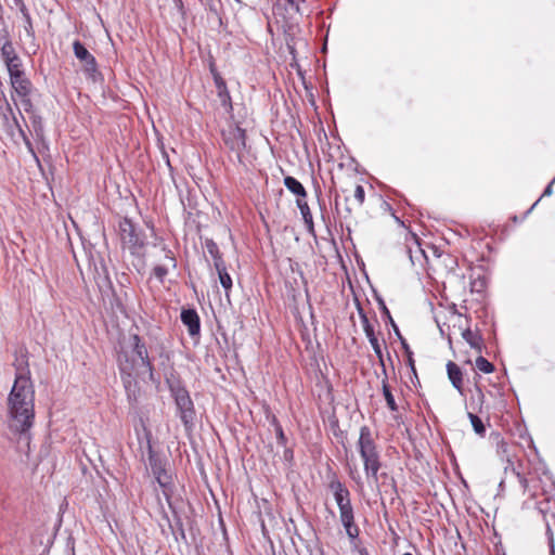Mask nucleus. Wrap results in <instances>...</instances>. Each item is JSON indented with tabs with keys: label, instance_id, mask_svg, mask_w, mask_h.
<instances>
[{
	"label": "nucleus",
	"instance_id": "obj_1",
	"mask_svg": "<svg viewBox=\"0 0 555 555\" xmlns=\"http://www.w3.org/2000/svg\"><path fill=\"white\" fill-rule=\"evenodd\" d=\"M35 418V387L29 370H23L15 375L7 398L8 428L13 435L29 441Z\"/></svg>",
	"mask_w": 555,
	"mask_h": 555
},
{
	"label": "nucleus",
	"instance_id": "obj_2",
	"mask_svg": "<svg viewBox=\"0 0 555 555\" xmlns=\"http://www.w3.org/2000/svg\"><path fill=\"white\" fill-rule=\"evenodd\" d=\"M135 433L140 447L145 446L146 448L149 467L156 482L160 487L162 493L169 508L176 514L171 502L175 486L172 482L171 475L166 469L167 462L166 460L162 459L154 450L152 444V433L143 422H141V430L135 428Z\"/></svg>",
	"mask_w": 555,
	"mask_h": 555
},
{
	"label": "nucleus",
	"instance_id": "obj_3",
	"mask_svg": "<svg viewBox=\"0 0 555 555\" xmlns=\"http://www.w3.org/2000/svg\"><path fill=\"white\" fill-rule=\"evenodd\" d=\"M356 449L362 461L366 479L371 482L378 483V472L383 466L382 450L372 429L367 425L360 427Z\"/></svg>",
	"mask_w": 555,
	"mask_h": 555
},
{
	"label": "nucleus",
	"instance_id": "obj_4",
	"mask_svg": "<svg viewBox=\"0 0 555 555\" xmlns=\"http://www.w3.org/2000/svg\"><path fill=\"white\" fill-rule=\"evenodd\" d=\"M130 349H121L117 354V365L120 367V360L124 354L133 363V371L147 373L151 380H155V367L153 359L149 354L147 347L138 334L130 335Z\"/></svg>",
	"mask_w": 555,
	"mask_h": 555
},
{
	"label": "nucleus",
	"instance_id": "obj_5",
	"mask_svg": "<svg viewBox=\"0 0 555 555\" xmlns=\"http://www.w3.org/2000/svg\"><path fill=\"white\" fill-rule=\"evenodd\" d=\"M167 384L176 404L177 416L180 418L186 430L192 429L194 426L196 411L189 390L179 379H167Z\"/></svg>",
	"mask_w": 555,
	"mask_h": 555
},
{
	"label": "nucleus",
	"instance_id": "obj_6",
	"mask_svg": "<svg viewBox=\"0 0 555 555\" xmlns=\"http://www.w3.org/2000/svg\"><path fill=\"white\" fill-rule=\"evenodd\" d=\"M119 236L124 247H127L132 256H143L142 249L145 246V233L128 217L122 218L118 223Z\"/></svg>",
	"mask_w": 555,
	"mask_h": 555
},
{
	"label": "nucleus",
	"instance_id": "obj_7",
	"mask_svg": "<svg viewBox=\"0 0 555 555\" xmlns=\"http://www.w3.org/2000/svg\"><path fill=\"white\" fill-rule=\"evenodd\" d=\"M118 370L127 399L131 405H135L140 397L138 377L141 375L142 371H133V363L128 360L126 354L121 357L120 367H118Z\"/></svg>",
	"mask_w": 555,
	"mask_h": 555
},
{
	"label": "nucleus",
	"instance_id": "obj_8",
	"mask_svg": "<svg viewBox=\"0 0 555 555\" xmlns=\"http://www.w3.org/2000/svg\"><path fill=\"white\" fill-rule=\"evenodd\" d=\"M310 12L306 0H276L274 7L275 15L282 16L288 26L297 23L299 17L310 14Z\"/></svg>",
	"mask_w": 555,
	"mask_h": 555
},
{
	"label": "nucleus",
	"instance_id": "obj_9",
	"mask_svg": "<svg viewBox=\"0 0 555 555\" xmlns=\"http://www.w3.org/2000/svg\"><path fill=\"white\" fill-rule=\"evenodd\" d=\"M222 140L225 146L236 154L237 162L243 163V152L246 149V131L240 126L230 127L222 131Z\"/></svg>",
	"mask_w": 555,
	"mask_h": 555
},
{
	"label": "nucleus",
	"instance_id": "obj_10",
	"mask_svg": "<svg viewBox=\"0 0 555 555\" xmlns=\"http://www.w3.org/2000/svg\"><path fill=\"white\" fill-rule=\"evenodd\" d=\"M328 488L333 492L339 514L353 509L350 491L340 480L333 479L330 482Z\"/></svg>",
	"mask_w": 555,
	"mask_h": 555
},
{
	"label": "nucleus",
	"instance_id": "obj_11",
	"mask_svg": "<svg viewBox=\"0 0 555 555\" xmlns=\"http://www.w3.org/2000/svg\"><path fill=\"white\" fill-rule=\"evenodd\" d=\"M3 117L5 119V122L8 124V128L10 130L13 127L16 128V130H17L18 134L21 135V138L23 139L26 147L34 155V157L38 160V157L36 156V153L34 151L33 144H31L29 138L27 137L25 130L23 129V127L18 122V119L15 116V114L13 112V108L10 106V104L7 105L5 112L3 113Z\"/></svg>",
	"mask_w": 555,
	"mask_h": 555
},
{
	"label": "nucleus",
	"instance_id": "obj_12",
	"mask_svg": "<svg viewBox=\"0 0 555 555\" xmlns=\"http://www.w3.org/2000/svg\"><path fill=\"white\" fill-rule=\"evenodd\" d=\"M537 508L543 515V519L545 521V527H546L545 534L547 538L550 555H555L554 532L551 527L552 521L555 524V513L550 512V508L544 507V502H542V501L537 503Z\"/></svg>",
	"mask_w": 555,
	"mask_h": 555
},
{
	"label": "nucleus",
	"instance_id": "obj_13",
	"mask_svg": "<svg viewBox=\"0 0 555 555\" xmlns=\"http://www.w3.org/2000/svg\"><path fill=\"white\" fill-rule=\"evenodd\" d=\"M73 50L75 56L78 60L85 62L87 72L94 73L96 70L95 57L87 50V48L79 40L74 41Z\"/></svg>",
	"mask_w": 555,
	"mask_h": 555
},
{
	"label": "nucleus",
	"instance_id": "obj_14",
	"mask_svg": "<svg viewBox=\"0 0 555 555\" xmlns=\"http://www.w3.org/2000/svg\"><path fill=\"white\" fill-rule=\"evenodd\" d=\"M180 318L181 322L188 327L190 336L199 335L201 320L195 309H183Z\"/></svg>",
	"mask_w": 555,
	"mask_h": 555
},
{
	"label": "nucleus",
	"instance_id": "obj_15",
	"mask_svg": "<svg viewBox=\"0 0 555 555\" xmlns=\"http://www.w3.org/2000/svg\"><path fill=\"white\" fill-rule=\"evenodd\" d=\"M339 519L350 541L357 540L360 529L354 520V509L339 514Z\"/></svg>",
	"mask_w": 555,
	"mask_h": 555
},
{
	"label": "nucleus",
	"instance_id": "obj_16",
	"mask_svg": "<svg viewBox=\"0 0 555 555\" xmlns=\"http://www.w3.org/2000/svg\"><path fill=\"white\" fill-rule=\"evenodd\" d=\"M10 85L17 96H27L31 95L34 92V86L30 79L26 76V74L10 79Z\"/></svg>",
	"mask_w": 555,
	"mask_h": 555
},
{
	"label": "nucleus",
	"instance_id": "obj_17",
	"mask_svg": "<svg viewBox=\"0 0 555 555\" xmlns=\"http://www.w3.org/2000/svg\"><path fill=\"white\" fill-rule=\"evenodd\" d=\"M215 87L222 107L231 113L233 111L232 99L224 79H216Z\"/></svg>",
	"mask_w": 555,
	"mask_h": 555
},
{
	"label": "nucleus",
	"instance_id": "obj_18",
	"mask_svg": "<svg viewBox=\"0 0 555 555\" xmlns=\"http://www.w3.org/2000/svg\"><path fill=\"white\" fill-rule=\"evenodd\" d=\"M447 372L448 377L452 384V386L461 393L463 395V374L457 364H455L452 361H449L447 363Z\"/></svg>",
	"mask_w": 555,
	"mask_h": 555
},
{
	"label": "nucleus",
	"instance_id": "obj_19",
	"mask_svg": "<svg viewBox=\"0 0 555 555\" xmlns=\"http://www.w3.org/2000/svg\"><path fill=\"white\" fill-rule=\"evenodd\" d=\"M517 477L524 489V492L528 493L531 498H537L540 494L541 479L534 476L527 478L520 475L519 473H517Z\"/></svg>",
	"mask_w": 555,
	"mask_h": 555
},
{
	"label": "nucleus",
	"instance_id": "obj_20",
	"mask_svg": "<svg viewBox=\"0 0 555 555\" xmlns=\"http://www.w3.org/2000/svg\"><path fill=\"white\" fill-rule=\"evenodd\" d=\"M296 205H297L298 209L300 210V214H301V217L306 224L307 231L310 234H314L313 217H312L310 207H309L306 198H297Z\"/></svg>",
	"mask_w": 555,
	"mask_h": 555
},
{
	"label": "nucleus",
	"instance_id": "obj_21",
	"mask_svg": "<svg viewBox=\"0 0 555 555\" xmlns=\"http://www.w3.org/2000/svg\"><path fill=\"white\" fill-rule=\"evenodd\" d=\"M463 339L478 352L482 351L483 339L478 332H473L470 328H466L462 333Z\"/></svg>",
	"mask_w": 555,
	"mask_h": 555
},
{
	"label": "nucleus",
	"instance_id": "obj_22",
	"mask_svg": "<svg viewBox=\"0 0 555 555\" xmlns=\"http://www.w3.org/2000/svg\"><path fill=\"white\" fill-rule=\"evenodd\" d=\"M284 185L289 192L295 194L297 196V198H306L307 197V191H306L305 186L296 178H294L292 176L285 177Z\"/></svg>",
	"mask_w": 555,
	"mask_h": 555
},
{
	"label": "nucleus",
	"instance_id": "obj_23",
	"mask_svg": "<svg viewBox=\"0 0 555 555\" xmlns=\"http://www.w3.org/2000/svg\"><path fill=\"white\" fill-rule=\"evenodd\" d=\"M205 248L209 256L212 258L215 268L225 263L223 256L219 249V246L212 238L205 240Z\"/></svg>",
	"mask_w": 555,
	"mask_h": 555
},
{
	"label": "nucleus",
	"instance_id": "obj_24",
	"mask_svg": "<svg viewBox=\"0 0 555 555\" xmlns=\"http://www.w3.org/2000/svg\"><path fill=\"white\" fill-rule=\"evenodd\" d=\"M220 281L221 286L223 287L225 295L229 297V292L232 288L233 282L231 275L228 273L227 264L223 263L220 267L215 268Z\"/></svg>",
	"mask_w": 555,
	"mask_h": 555
},
{
	"label": "nucleus",
	"instance_id": "obj_25",
	"mask_svg": "<svg viewBox=\"0 0 555 555\" xmlns=\"http://www.w3.org/2000/svg\"><path fill=\"white\" fill-rule=\"evenodd\" d=\"M4 64L8 69L10 79H13L25 74L23 68V62L20 56L15 57L14 60L5 62Z\"/></svg>",
	"mask_w": 555,
	"mask_h": 555
},
{
	"label": "nucleus",
	"instance_id": "obj_26",
	"mask_svg": "<svg viewBox=\"0 0 555 555\" xmlns=\"http://www.w3.org/2000/svg\"><path fill=\"white\" fill-rule=\"evenodd\" d=\"M382 389H383V395H384V398L386 400V403H387V406L389 408V410L392 412L398 411V405H397L395 397L390 390V387L387 383V378L383 379Z\"/></svg>",
	"mask_w": 555,
	"mask_h": 555
},
{
	"label": "nucleus",
	"instance_id": "obj_27",
	"mask_svg": "<svg viewBox=\"0 0 555 555\" xmlns=\"http://www.w3.org/2000/svg\"><path fill=\"white\" fill-rule=\"evenodd\" d=\"M0 55H1L3 63L14 60L15 57L18 56V54L16 53V51L14 49L12 41H10L8 43L4 42L2 46H0Z\"/></svg>",
	"mask_w": 555,
	"mask_h": 555
},
{
	"label": "nucleus",
	"instance_id": "obj_28",
	"mask_svg": "<svg viewBox=\"0 0 555 555\" xmlns=\"http://www.w3.org/2000/svg\"><path fill=\"white\" fill-rule=\"evenodd\" d=\"M468 418L474 428V431L478 436L483 437L486 435V426H485L482 420L478 415L470 413V412L468 413Z\"/></svg>",
	"mask_w": 555,
	"mask_h": 555
},
{
	"label": "nucleus",
	"instance_id": "obj_29",
	"mask_svg": "<svg viewBox=\"0 0 555 555\" xmlns=\"http://www.w3.org/2000/svg\"><path fill=\"white\" fill-rule=\"evenodd\" d=\"M220 0H208L207 7L211 15L216 17L220 25H222V12L220 10Z\"/></svg>",
	"mask_w": 555,
	"mask_h": 555
},
{
	"label": "nucleus",
	"instance_id": "obj_30",
	"mask_svg": "<svg viewBox=\"0 0 555 555\" xmlns=\"http://www.w3.org/2000/svg\"><path fill=\"white\" fill-rule=\"evenodd\" d=\"M476 367L478 371L489 374L494 371V365L489 362L486 358L482 356H479L475 361Z\"/></svg>",
	"mask_w": 555,
	"mask_h": 555
},
{
	"label": "nucleus",
	"instance_id": "obj_31",
	"mask_svg": "<svg viewBox=\"0 0 555 555\" xmlns=\"http://www.w3.org/2000/svg\"><path fill=\"white\" fill-rule=\"evenodd\" d=\"M170 528L172 534L176 537V540H178V537H180L183 541L186 540L184 527L180 517L176 518L175 525H170Z\"/></svg>",
	"mask_w": 555,
	"mask_h": 555
},
{
	"label": "nucleus",
	"instance_id": "obj_32",
	"mask_svg": "<svg viewBox=\"0 0 555 555\" xmlns=\"http://www.w3.org/2000/svg\"><path fill=\"white\" fill-rule=\"evenodd\" d=\"M30 124H31V127H33L36 135L42 137V134H43L42 118L39 115L33 113L30 116Z\"/></svg>",
	"mask_w": 555,
	"mask_h": 555
},
{
	"label": "nucleus",
	"instance_id": "obj_33",
	"mask_svg": "<svg viewBox=\"0 0 555 555\" xmlns=\"http://www.w3.org/2000/svg\"><path fill=\"white\" fill-rule=\"evenodd\" d=\"M160 250L164 253V257L169 262V267L175 270L178 266L177 259L175 257L173 251L165 244L160 246Z\"/></svg>",
	"mask_w": 555,
	"mask_h": 555
},
{
	"label": "nucleus",
	"instance_id": "obj_34",
	"mask_svg": "<svg viewBox=\"0 0 555 555\" xmlns=\"http://www.w3.org/2000/svg\"><path fill=\"white\" fill-rule=\"evenodd\" d=\"M169 272V267L164 264H157L153 268V275L158 280V282L164 283L165 278Z\"/></svg>",
	"mask_w": 555,
	"mask_h": 555
},
{
	"label": "nucleus",
	"instance_id": "obj_35",
	"mask_svg": "<svg viewBox=\"0 0 555 555\" xmlns=\"http://www.w3.org/2000/svg\"><path fill=\"white\" fill-rule=\"evenodd\" d=\"M23 15H24V18H25V30L27 33L28 36L30 37H34L35 36V31H34V28H33V22H31V17L28 13V11L26 10L25 5L23 4L22 5V9H21Z\"/></svg>",
	"mask_w": 555,
	"mask_h": 555
},
{
	"label": "nucleus",
	"instance_id": "obj_36",
	"mask_svg": "<svg viewBox=\"0 0 555 555\" xmlns=\"http://www.w3.org/2000/svg\"><path fill=\"white\" fill-rule=\"evenodd\" d=\"M367 339H369V341H370V344H371V346H372L376 357L379 359V361H380V363H382V365L384 367L385 365H384V359H383V351H382V347H380V344H379L376 335L372 336V337H370Z\"/></svg>",
	"mask_w": 555,
	"mask_h": 555
},
{
	"label": "nucleus",
	"instance_id": "obj_37",
	"mask_svg": "<svg viewBox=\"0 0 555 555\" xmlns=\"http://www.w3.org/2000/svg\"><path fill=\"white\" fill-rule=\"evenodd\" d=\"M20 99V102H21V105L23 107V109L26 112V113H34V104H33V100H31V95H27V96H18Z\"/></svg>",
	"mask_w": 555,
	"mask_h": 555
},
{
	"label": "nucleus",
	"instance_id": "obj_38",
	"mask_svg": "<svg viewBox=\"0 0 555 555\" xmlns=\"http://www.w3.org/2000/svg\"><path fill=\"white\" fill-rule=\"evenodd\" d=\"M361 323H362L363 331L365 333L366 338L375 336L374 327L371 324L367 315H363Z\"/></svg>",
	"mask_w": 555,
	"mask_h": 555
},
{
	"label": "nucleus",
	"instance_id": "obj_39",
	"mask_svg": "<svg viewBox=\"0 0 555 555\" xmlns=\"http://www.w3.org/2000/svg\"><path fill=\"white\" fill-rule=\"evenodd\" d=\"M354 198L358 202L359 206H361L364 203L365 192L364 188L361 184H358L354 189Z\"/></svg>",
	"mask_w": 555,
	"mask_h": 555
},
{
	"label": "nucleus",
	"instance_id": "obj_40",
	"mask_svg": "<svg viewBox=\"0 0 555 555\" xmlns=\"http://www.w3.org/2000/svg\"><path fill=\"white\" fill-rule=\"evenodd\" d=\"M275 430L276 441L281 447H286L287 438L284 434L283 427H278Z\"/></svg>",
	"mask_w": 555,
	"mask_h": 555
},
{
	"label": "nucleus",
	"instance_id": "obj_41",
	"mask_svg": "<svg viewBox=\"0 0 555 555\" xmlns=\"http://www.w3.org/2000/svg\"><path fill=\"white\" fill-rule=\"evenodd\" d=\"M12 41L10 31L5 25L0 29V46H2L4 42Z\"/></svg>",
	"mask_w": 555,
	"mask_h": 555
},
{
	"label": "nucleus",
	"instance_id": "obj_42",
	"mask_svg": "<svg viewBox=\"0 0 555 555\" xmlns=\"http://www.w3.org/2000/svg\"><path fill=\"white\" fill-rule=\"evenodd\" d=\"M348 473H349V477L354 482L361 483L362 478H361V475H360V473H359V470H358V468L356 466L354 467L349 466V472Z\"/></svg>",
	"mask_w": 555,
	"mask_h": 555
},
{
	"label": "nucleus",
	"instance_id": "obj_43",
	"mask_svg": "<svg viewBox=\"0 0 555 555\" xmlns=\"http://www.w3.org/2000/svg\"><path fill=\"white\" fill-rule=\"evenodd\" d=\"M284 452H283V460L288 463L289 465H292L293 463V460H294V451L293 449L291 448H286L284 447Z\"/></svg>",
	"mask_w": 555,
	"mask_h": 555
},
{
	"label": "nucleus",
	"instance_id": "obj_44",
	"mask_svg": "<svg viewBox=\"0 0 555 555\" xmlns=\"http://www.w3.org/2000/svg\"><path fill=\"white\" fill-rule=\"evenodd\" d=\"M209 72L212 76L214 82H216V79H223L217 69L215 62H212V61L209 64Z\"/></svg>",
	"mask_w": 555,
	"mask_h": 555
},
{
	"label": "nucleus",
	"instance_id": "obj_45",
	"mask_svg": "<svg viewBox=\"0 0 555 555\" xmlns=\"http://www.w3.org/2000/svg\"><path fill=\"white\" fill-rule=\"evenodd\" d=\"M399 338L401 339V344H402V347L403 349L405 350V352L408 353V357H409V362H410V365L412 367V370H414V365H413V359H412V352L410 351V348H409V345L406 344V341L400 336V333L398 334Z\"/></svg>",
	"mask_w": 555,
	"mask_h": 555
},
{
	"label": "nucleus",
	"instance_id": "obj_46",
	"mask_svg": "<svg viewBox=\"0 0 555 555\" xmlns=\"http://www.w3.org/2000/svg\"><path fill=\"white\" fill-rule=\"evenodd\" d=\"M267 420L270 422V424L274 427V429H276L278 427H281L282 425L280 424L278 417L272 414L269 410L267 411Z\"/></svg>",
	"mask_w": 555,
	"mask_h": 555
},
{
	"label": "nucleus",
	"instance_id": "obj_47",
	"mask_svg": "<svg viewBox=\"0 0 555 555\" xmlns=\"http://www.w3.org/2000/svg\"><path fill=\"white\" fill-rule=\"evenodd\" d=\"M382 305H383V311H384V314H386V317L390 320V322H391V324H392V326H393V328H395L396 333H397V334H399V330H398L397 325L395 324V322H393V320H392V318H391V315H390L389 310L387 309V307L385 306V304H384V302H382Z\"/></svg>",
	"mask_w": 555,
	"mask_h": 555
},
{
	"label": "nucleus",
	"instance_id": "obj_48",
	"mask_svg": "<svg viewBox=\"0 0 555 555\" xmlns=\"http://www.w3.org/2000/svg\"><path fill=\"white\" fill-rule=\"evenodd\" d=\"M382 305H383V311H384V314H386V317L390 320V322H391V324H392V326H393V328H395L396 333H397V334H399V330H398L397 325L395 324V322H393V320H392V318H391V315H390L389 310L387 309V307L385 306V304H384V302H382Z\"/></svg>",
	"mask_w": 555,
	"mask_h": 555
},
{
	"label": "nucleus",
	"instance_id": "obj_49",
	"mask_svg": "<svg viewBox=\"0 0 555 555\" xmlns=\"http://www.w3.org/2000/svg\"><path fill=\"white\" fill-rule=\"evenodd\" d=\"M555 183V176L554 179L546 185L544 189L542 196H550L553 193V184Z\"/></svg>",
	"mask_w": 555,
	"mask_h": 555
},
{
	"label": "nucleus",
	"instance_id": "obj_50",
	"mask_svg": "<svg viewBox=\"0 0 555 555\" xmlns=\"http://www.w3.org/2000/svg\"><path fill=\"white\" fill-rule=\"evenodd\" d=\"M159 357L169 360V353L165 350L164 346H160L159 348Z\"/></svg>",
	"mask_w": 555,
	"mask_h": 555
},
{
	"label": "nucleus",
	"instance_id": "obj_51",
	"mask_svg": "<svg viewBox=\"0 0 555 555\" xmlns=\"http://www.w3.org/2000/svg\"><path fill=\"white\" fill-rule=\"evenodd\" d=\"M173 2L179 12L183 13L184 7L182 0H173Z\"/></svg>",
	"mask_w": 555,
	"mask_h": 555
},
{
	"label": "nucleus",
	"instance_id": "obj_52",
	"mask_svg": "<svg viewBox=\"0 0 555 555\" xmlns=\"http://www.w3.org/2000/svg\"><path fill=\"white\" fill-rule=\"evenodd\" d=\"M357 307H358V313H359L360 320L362 321L363 315H366V313L364 312V310L361 307L359 301H357Z\"/></svg>",
	"mask_w": 555,
	"mask_h": 555
},
{
	"label": "nucleus",
	"instance_id": "obj_53",
	"mask_svg": "<svg viewBox=\"0 0 555 555\" xmlns=\"http://www.w3.org/2000/svg\"><path fill=\"white\" fill-rule=\"evenodd\" d=\"M539 201L540 198L532 204V206L528 209L527 214L532 211V209L538 205Z\"/></svg>",
	"mask_w": 555,
	"mask_h": 555
},
{
	"label": "nucleus",
	"instance_id": "obj_54",
	"mask_svg": "<svg viewBox=\"0 0 555 555\" xmlns=\"http://www.w3.org/2000/svg\"><path fill=\"white\" fill-rule=\"evenodd\" d=\"M166 162H167V165L171 168V166H170V162H169V158H168V156H167V155H166Z\"/></svg>",
	"mask_w": 555,
	"mask_h": 555
},
{
	"label": "nucleus",
	"instance_id": "obj_55",
	"mask_svg": "<svg viewBox=\"0 0 555 555\" xmlns=\"http://www.w3.org/2000/svg\"><path fill=\"white\" fill-rule=\"evenodd\" d=\"M541 494H542V495H546V492H545V490H544V489H541Z\"/></svg>",
	"mask_w": 555,
	"mask_h": 555
},
{
	"label": "nucleus",
	"instance_id": "obj_56",
	"mask_svg": "<svg viewBox=\"0 0 555 555\" xmlns=\"http://www.w3.org/2000/svg\"><path fill=\"white\" fill-rule=\"evenodd\" d=\"M403 555H412L411 553H404Z\"/></svg>",
	"mask_w": 555,
	"mask_h": 555
},
{
	"label": "nucleus",
	"instance_id": "obj_57",
	"mask_svg": "<svg viewBox=\"0 0 555 555\" xmlns=\"http://www.w3.org/2000/svg\"><path fill=\"white\" fill-rule=\"evenodd\" d=\"M361 555H364L363 553ZM365 555H367V553L365 552Z\"/></svg>",
	"mask_w": 555,
	"mask_h": 555
}]
</instances>
